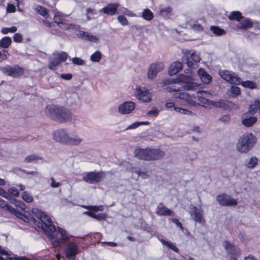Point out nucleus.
<instances>
[{
	"label": "nucleus",
	"instance_id": "1",
	"mask_svg": "<svg viewBox=\"0 0 260 260\" xmlns=\"http://www.w3.org/2000/svg\"><path fill=\"white\" fill-rule=\"evenodd\" d=\"M32 212L39 220H36L31 218L36 225L41 228L49 238L52 245L55 248H60L61 242H65L71 237L64 229L58 228V231L52 223V220L45 213L36 209L32 210Z\"/></svg>",
	"mask_w": 260,
	"mask_h": 260
},
{
	"label": "nucleus",
	"instance_id": "2",
	"mask_svg": "<svg viewBox=\"0 0 260 260\" xmlns=\"http://www.w3.org/2000/svg\"><path fill=\"white\" fill-rule=\"evenodd\" d=\"M45 112L48 117L61 123L68 122L72 119V113L64 107L54 105L48 106L45 108Z\"/></svg>",
	"mask_w": 260,
	"mask_h": 260
},
{
	"label": "nucleus",
	"instance_id": "3",
	"mask_svg": "<svg viewBox=\"0 0 260 260\" xmlns=\"http://www.w3.org/2000/svg\"><path fill=\"white\" fill-rule=\"evenodd\" d=\"M134 155L140 159L146 161L158 160L163 158L165 152L159 149L139 148L134 151Z\"/></svg>",
	"mask_w": 260,
	"mask_h": 260
},
{
	"label": "nucleus",
	"instance_id": "4",
	"mask_svg": "<svg viewBox=\"0 0 260 260\" xmlns=\"http://www.w3.org/2000/svg\"><path fill=\"white\" fill-rule=\"evenodd\" d=\"M175 83H180L181 86L186 90H196L199 87V85L193 82L192 78L189 75L180 74L176 80L166 79L160 84L164 87Z\"/></svg>",
	"mask_w": 260,
	"mask_h": 260
},
{
	"label": "nucleus",
	"instance_id": "5",
	"mask_svg": "<svg viewBox=\"0 0 260 260\" xmlns=\"http://www.w3.org/2000/svg\"><path fill=\"white\" fill-rule=\"evenodd\" d=\"M256 140V138L252 133H246L239 138L236 149L241 153H246L253 147Z\"/></svg>",
	"mask_w": 260,
	"mask_h": 260
},
{
	"label": "nucleus",
	"instance_id": "6",
	"mask_svg": "<svg viewBox=\"0 0 260 260\" xmlns=\"http://www.w3.org/2000/svg\"><path fill=\"white\" fill-rule=\"evenodd\" d=\"M68 55L63 51L53 53L49 58L48 68L51 70H55L61 62L67 59Z\"/></svg>",
	"mask_w": 260,
	"mask_h": 260
},
{
	"label": "nucleus",
	"instance_id": "7",
	"mask_svg": "<svg viewBox=\"0 0 260 260\" xmlns=\"http://www.w3.org/2000/svg\"><path fill=\"white\" fill-rule=\"evenodd\" d=\"M0 70L5 74L14 78H18L24 74V69L18 65L7 66L0 68Z\"/></svg>",
	"mask_w": 260,
	"mask_h": 260
},
{
	"label": "nucleus",
	"instance_id": "8",
	"mask_svg": "<svg viewBox=\"0 0 260 260\" xmlns=\"http://www.w3.org/2000/svg\"><path fill=\"white\" fill-rule=\"evenodd\" d=\"M70 134L68 131L64 128H59L55 130L52 134V137L54 141L64 145L68 144Z\"/></svg>",
	"mask_w": 260,
	"mask_h": 260
},
{
	"label": "nucleus",
	"instance_id": "9",
	"mask_svg": "<svg viewBox=\"0 0 260 260\" xmlns=\"http://www.w3.org/2000/svg\"><path fill=\"white\" fill-rule=\"evenodd\" d=\"M164 64L161 62H156L150 64L147 72V77L149 79H155L157 74L162 71L164 69Z\"/></svg>",
	"mask_w": 260,
	"mask_h": 260
},
{
	"label": "nucleus",
	"instance_id": "10",
	"mask_svg": "<svg viewBox=\"0 0 260 260\" xmlns=\"http://www.w3.org/2000/svg\"><path fill=\"white\" fill-rule=\"evenodd\" d=\"M136 94L137 98L143 103H148L151 101V93L144 87L137 86L136 88Z\"/></svg>",
	"mask_w": 260,
	"mask_h": 260
},
{
	"label": "nucleus",
	"instance_id": "11",
	"mask_svg": "<svg viewBox=\"0 0 260 260\" xmlns=\"http://www.w3.org/2000/svg\"><path fill=\"white\" fill-rule=\"evenodd\" d=\"M79 248L77 244L73 242H69L67 243L65 248V254L69 260H75Z\"/></svg>",
	"mask_w": 260,
	"mask_h": 260
},
{
	"label": "nucleus",
	"instance_id": "12",
	"mask_svg": "<svg viewBox=\"0 0 260 260\" xmlns=\"http://www.w3.org/2000/svg\"><path fill=\"white\" fill-rule=\"evenodd\" d=\"M220 77L231 84H239L240 83L241 79L235 73L231 72L229 71L225 70L221 72Z\"/></svg>",
	"mask_w": 260,
	"mask_h": 260
},
{
	"label": "nucleus",
	"instance_id": "13",
	"mask_svg": "<svg viewBox=\"0 0 260 260\" xmlns=\"http://www.w3.org/2000/svg\"><path fill=\"white\" fill-rule=\"evenodd\" d=\"M216 200L220 205L223 206H235L237 205V201L227 194L218 195Z\"/></svg>",
	"mask_w": 260,
	"mask_h": 260
},
{
	"label": "nucleus",
	"instance_id": "14",
	"mask_svg": "<svg viewBox=\"0 0 260 260\" xmlns=\"http://www.w3.org/2000/svg\"><path fill=\"white\" fill-rule=\"evenodd\" d=\"M203 210L201 208H198L194 206H191L190 207L189 214L191 219L201 224L203 223L205 220L203 217Z\"/></svg>",
	"mask_w": 260,
	"mask_h": 260
},
{
	"label": "nucleus",
	"instance_id": "15",
	"mask_svg": "<svg viewBox=\"0 0 260 260\" xmlns=\"http://www.w3.org/2000/svg\"><path fill=\"white\" fill-rule=\"evenodd\" d=\"M102 178L101 173L89 172L83 177V179L87 183L92 184L101 181Z\"/></svg>",
	"mask_w": 260,
	"mask_h": 260
},
{
	"label": "nucleus",
	"instance_id": "16",
	"mask_svg": "<svg viewBox=\"0 0 260 260\" xmlns=\"http://www.w3.org/2000/svg\"><path fill=\"white\" fill-rule=\"evenodd\" d=\"M135 108V103L131 101L125 102L119 106L118 112L122 114H128L131 113Z\"/></svg>",
	"mask_w": 260,
	"mask_h": 260
},
{
	"label": "nucleus",
	"instance_id": "17",
	"mask_svg": "<svg viewBox=\"0 0 260 260\" xmlns=\"http://www.w3.org/2000/svg\"><path fill=\"white\" fill-rule=\"evenodd\" d=\"M257 121V118L248 113H244L242 116V123L246 127L252 126Z\"/></svg>",
	"mask_w": 260,
	"mask_h": 260
},
{
	"label": "nucleus",
	"instance_id": "18",
	"mask_svg": "<svg viewBox=\"0 0 260 260\" xmlns=\"http://www.w3.org/2000/svg\"><path fill=\"white\" fill-rule=\"evenodd\" d=\"M223 245L228 254L231 255H236L240 253L239 249L233 244L228 241L223 242Z\"/></svg>",
	"mask_w": 260,
	"mask_h": 260
},
{
	"label": "nucleus",
	"instance_id": "19",
	"mask_svg": "<svg viewBox=\"0 0 260 260\" xmlns=\"http://www.w3.org/2000/svg\"><path fill=\"white\" fill-rule=\"evenodd\" d=\"M118 6V3H111L101 9L100 12H103L107 15H113L115 14Z\"/></svg>",
	"mask_w": 260,
	"mask_h": 260
},
{
	"label": "nucleus",
	"instance_id": "20",
	"mask_svg": "<svg viewBox=\"0 0 260 260\" xmlns=\"http://www.w3.org/2000/svg\"><path fill=\"white\" fill-rule=\"evenodd\" d=\"M83 141V138L78 135H70L67 145L74 146H79Z\"/></svg>",
	"mask_w": 260,
	"mask_h": 260
},
{
	"label": "nucleus",
	"instance_id": "21",
	"mask_svg": "<svg viewBox=\"0 0 260 260\" xmlns=\"http://www.w3.org/2000/svg\"><path fill=\"white\" fill-rule=\"evenodd\" d=\"M175 98H178L185 101L187 103L192 106H195L196 103L192 100L190 95L186 92L175 93L174 94Z\"/></svg>",
	"mask_w": 260,
	"mask_h": 260
},
{
	"label": "nucleus",
	"instance_id": "22",
	"mask_svg": "<svg viewBox=\"0 0 260 260\" xmlns=\"http://www.w3.org/2000/svg\"><path fill=\"white\" fill-rule=\"evenodd\" d=\"M78 36L85 41H88L92 42H96L99 41L98 38L90 34L86 31H79L78 34Z\"/></svg>",
	"mask_w": 260,
	"mask_h": 260
},
{
	"label": "nucleus",
	"instance_id": "23",
	"mask_svg": "<svg viewBox=\"0 0 260 260\" xmlns=\"http://www.w3.org/2000/svg\"><path fill=\"white\" fill-rule=\"evenodd\" d=\"M155 213L159 216L173 215V212L165 206H164L162 204H159L157 206Z\"/></svg>",
	"mask_w": 260,
	"mask_h": 260
},
{
	"label": "nucleus",
	"instance_id": "24",
	"mask_svg": "<svg viewBox=\"0 0 260 260\" xmlns=\"http://www.w3.org/2000/svg\"><path fill=\"white\" fill-rule=\"evenodd\" d=\"M182 69V64L179 61H176L172 63L169 70V74L171 75H174Z\"/></svg>",
	"mask_w": 260,
	"mask_h": 260
},
{
	"label": "nucleus",
	"instance_id": "25",
	"mask_svg": "<svg viewBox=\"0 0 260 260\" xmlns=\"http://www.w3.org/2000/svg\"><path fill=\"white\" fill-rule=\"evenodd\" d=\"M8 211L14 214L17 217L25 222L29 220L28 218L26 216L24 215L21 212L18 210L15 209L12 206L11 207H8Z\"/></svg>",
	"mask_w": 260,
	"mask_h": 260
},
{
	"label": "nucleus",
	"instance_id": "26",
	"mask_svg": "<svg viewBox=\"0 0 260 260\" xmlns=\"http://www.w3.org/2000/svg\"><path fill=\"white\" fill-rule=\"evenodd\" d=\"M198 74L204 83L208 84L210 82L211 77L209 75L207 74L204 69H199L198 71Z\"/></svg>",
	"mask_w": 260,
	"mask_h": 260
},
{
	"label": "nucleus",
	"instance_id": "27",
	"mask_svg": "<svg viewBox=\"0 0 260 260\" xmlns=\"http://www.w3.org/2000/svg\"><path fill=\"white\" fill-rule=\"evenodd\" d=\"M84 214L88 215L92 218H94L98 220H102V219H105L106 216V214L103 213H99L98 214H96L93 212L91 211H85L84 212Z\"/></svg>",
	"mask_w": 260,
	"mask_h": 260
},
{
	"label": "nucleus",
	"instance_id": "28",
	"mask_svg": "<svg viewBox=\"0 0 260 260\" xmlns=\"http://www.w3.org/2000/svg\"><path fill=\"white\" fill-rule=\"evenodd\" d=\"M159 241L164 245L167 246L173 251L176 252H179L178 248L175 245L173 244L171 242L167 241L163 239H160Z\"/></svg>",
	"mask_w": 260,
	"mask_h": 260
},
{
	"label": "nucleus",
	"instance_id": "29",
	"mask_svg": "<svg viewBox=\"0 0 260 260\" xmlns=\"http://www.w3.org/2000/svg\"><path fill=\"white\" fill-rule=\"evenodd\" d=\"M159 241L164 245L167 246L173 251L176 252H179L178 248L175 245L173 244L171 242L167 241L163 239H160Z\"/></svg>",
	"mask_w": 260,
	"mask_h": 260
},
{
	"label": "nucleus",
	"instance_id": "30",
	"mask_svg": "<svg viewBox=\"0 0 260 260\" xmlns=\"http://www.w3.org/2000/svg\"><path fill=\"white\" fill-rule=\"evenodd\" d=\"M252 23L248 19H243L239 22L238 28L241 29H247L252 27Z\"/></svg>",
	"mask_w": 260,
	"mask_h": 260
},
{
	"label": "nucleus",
	"instance_id": "31",
	"mask_svg": "<svg viewBox=\"0 0 260 260\" xmlns=\"http://www.w3.org/2000/svg\"><path fill=\"white\" fill-rule=\"evenodd\" d=\"M60 27L66 30H78L80 28V26L71 23H66L63 22L62 24L60 25Z\"/></svg>",
	"mask_w": 260,
	"mask_h": 260
},
{
	"label": "nucleus",
	"instance_id": "32",
	"mask_svg": "<svg viewBox=\"0 0 260 260\" xmlns=\"http://www.w3.org/2000/svg\"><path fill=\"white\" fill-rule=\"evenodd\" d=\"M41 158H42L38 155L32 154L25 157L24 161L26 163H31L33 162H37L39 160H41Z\"/></svg>",
	"mask_w": 260,
	"mask_h": 260
},
{
	"label": "nucleus",
	"instance_id": "33",
	"mask_svg": "<svg viewBox=\"0 0 260 260\" xmlns=\"http://www.w3.org/2000/svg\"><path fill=\"white\" fill-rule=\"evenodd\" d=\"M228 18L231 20H236L239 21L242 18V16L239 11H233L228 16Z\"/></svg>",
	"mask_w": 260,
	"mask_h": 260
},
{
	"label": "nucleus",
	"instance_id": "34",
	"mask_svg": "<svg viewBox=\"0 0 260 260\" xmlns=\"http://www.w3.org/2000/svg\"><path fill=\"white\" fill-rule=\"evenodd\" d=\"M12 40L11 38L5 37L0 40V46L3 48H8L11 45Z\"/></svg>",
	"mask_w": 260,
	"mask_h": 260
},
{
	"label": "nucleus",
	"instance_id": "35",
	"mask_svg": "<svg viewBox=\"0 0 260 260\" xmlns=\"http://www.w3.org/2000/svg\"><path fill=\"white\" fill-rule=\"evenodd\" d=\"M36 11L37 13L43 16L46 18H47L49 16L48 13V10L44 7L41 6H38L36 9Z\"/></svg>",
	"mask_w": 260,
	"mask_h": 260
},
{
	"label": "nucleus",
	"instance_id": "36",
	"mask_svg": "<svg viewBox=\"0 0 260 260\" xmlns=\"http://www.w3.org/2000/svg\"><path fill=\"white\" fill-rule=\"evenodd\" d=\"M210 30L213 34L217 36H222L225 34V31L224 29L220 28L218 26H211L210 27Z\"/></svg>",
	"mask_w": 260,
	"mask_h": 260
},
{
	"label": "nucleus",
	"instance_id": "37",
	"mask_svg": "<svg viewBox=\"0 0 260 260\" xmlns=\"http://www.w3.org/2000/svg\"><path fill=\"white\" fill-rule=\"evenodd\" d=\"M0 195L4 198L7 199L8 200L11 201L12 203H13V201H15L16 199L9 192H6L3 189L0 187Z\"/></svg>",
	"mask_w": 260,
	"mask_h": 260
},
{
	"label": "nucleus",
	"instance_id": "38",
	"mask_svg": "<svg viewBox=\"0 0 260 260\" xmlns=\"http://www.w3.org/2000/svg\"><path fill=\"white\" fill-rule=\"evenodd\" d=\"M143 18L146 20H151L153 18V14L149 9H145L142 13Z\"/></svg>",
	"mask_w": 260,
	"mask_h": 260
},
{
	"label": "nucleus",
	"instance_id": "39",
	"mask_svg": "<svg viewBox=\"0 0 260 260\" xmlns=\"http://www.w3.org/2000/svg\"><path fill=\"white\" fill-rule=\"evenodd\" d=\"M102 53L100 51H97L92 54L90 57V59L93 62H99L102 58Z\"/></svg>",
	"mask_w": 260,
	"mask_h": 260
},
{
	"label": "nucleus",
	"instance_id": "40",
	"mask_svg": "<svg viewBox=\"0 0 260 260\" xmlns=\"http://www.w3.org/2000/svg\"><path fill=\"white\" fill-rule=\"evenodd\" d=\"M210 105L220 108H225L226 107L225 102L223 100H220L218 102L211 101Z\"/></svg>",
	"mask_w": 260,
	"mask_h": 260
},
{
	"label": "nucleus",
	"instance_id": "41",
	"mask_svg": "<svg viewBox=\"0 0 260 260\" xmlns=\"http://www.w3.org/2000/svg\"><path fill=\"white\" fill-rule=\"evenodd\" d=\"M240 83H241V84L243 86H244L245 87L249 88L250 89H254V88H256V84L252 81L247 80L246 81H244V82H240Z\"/></svg>",
	"mask_w": 260,
	"mask_h": 260
},
{
	"label": "nucleus",
	"instance_id": "42",
	"mask_svg": "<svg viewBox=\"0 0 260 260\" xmlns=\"http://www.w3.org/2000/svg\"><path fill=\"white\" fill-rule=\"evenodd\" d=\"M84 208L85 209H87L88 210H89L90 211H94V212H97L99 211H102L104 210V207L102 205H100V206H84Z\"/></svg>",
	"mask_w": 260,
	"mask_h": 260
},
{
	"label": "nucleus",
	"instance_id": "43",
	"mask_svg": "<svg viewBox=\"0 0 260 260\" xmlns=\"http://www.w3.org/2000/svg\"><path fill=\"white\" fill-rule=\"evenodd\" d=\"M149 123L147 121L145 122H136L129 125L125 128V130L135 129L141 125L148 124Z\"/></svg>",
	"mask_w": 260,
	"mask_h": 260
},
{
	"label": "nucleus",
	"instance_id": "44",
	"mask_svg": "<svg viewBox=\"0 0 260 260\" xmlns=\"http://www.w3.org/2000/svg\"><path fill=\"white\" fill-rule=\"evenodd\" d=\"M258 159L256 157H252L249 159L246 166L248 168H253L257 164Z\"/></svg>",
	"mask_w": 260,
	"mask_h": 260
},
{
	"label": "nucleus",
	"instance_id": "45",
	"mask_svg": "<svg viewBox=\"0 0 260 260\" xmlns=\"http://www.w3.org/2000/svg\"><path fill=\"white\" fill-rule=\"evenodd\" d=\"M195 98H197L199 102L204 104L210 105V103L211 102L205 96L200 94V95H198L196 96Z\"/></svg>",
	"mask_w": 260,
	"mask_h": 260
},
{
	"label": "nucleus",
	"instance_id": "46",
	"mask_svg": "<svg viewBox=\"0 0 260 260\" xmlns=\"http://www.w3.org/2000/svg\"><path fill=\"white\" fill-rule=\"evenodd\" d=\"M171 11V8L170 7H167L160 9L158 11V13L159 15L164 16L170 13Z\"/></svg>",
	"mask_w": 260,
	"mask_h": 260
},
{
	"label": "nucleus",
	"instance_id": "47",
	"mask_svg": "<svg viewBox=\"0 0 260 260\" xmlns=\"http://www.w3.org/2000/svg\"><path fill=\"white\" fill-rule=\"evenodd\" d=\"M54 22L60 25H61L63 22V20L60 17V14L59 12H56L55 14L54 18Z\"/></svg>",
	"mask_w": 260,
	"mask_h": 260
},
{
	"label": "nucleus",
	"instance_id": "48",
	"mask_svg": "<svg viewBox=\"0 0 260 260\" xmlns=\"http://www.w3.org/2000/svg\"><path fill=\"white\" fill-rule=\"evenodd\" d=\"M257 106L255 105V101L254 102L253 104L249 106V110L246 113H248L249 115H253L257 111Z\"/></svg>",
	"mask_w": 260,
	"mask_h": 260
},
{
	"label": "nucleus",
	"instance_id": "49",
	"mask_svg": "<svg viewBox=\"0 0 260 260\" xmlns=\"http://www.w3.org/2000/svg\"><path fill=\"white\" fill-rule=\"evenodd\" d=\"M22 198L25 202L27 203H31L33 200L32 196L26 191H24L22 193Z\"/></svg>",
	"mask_w": 260,
	"mask_h": 260
},
{
	"label": "nucleus",
	"instance_id": "50",
	"mask_svg": "<svg viewBox=\"0 0 260 260\" xmlns=\"http://www.w3.org/2000/svg\"><path fill=\"white\" fill-rule=\"evenodd\" d=\"M191 28L195 31H202L203 30V27L202 25L197 22L194 23H189Z\"/></svg>",
	"mask_w": 260,
	"mask_h": 260
},
{
	"label": "nucleus",
	"instance_id": "51",
	"mask_svg": "<svg viewBox=\"0 0 260 260\" xmlns=\"http://www.w3.org/2000/svg\"><path fill=\"white\" fill-rule=\"evenodd\" d=\"M182 61H185L188 67L194 68V67L196 66V63H193L192 61L190 60V59L188 57H186L185 56H183Z\"/></svg>",
	"mask_w": 260,
	"mask_h": 260
},
{
	"label": "nucleus",
	"instance_id": "52",
	"mask_svg": "<svg viewBox=\"0 0 260 260\" xmlns=\"http://www.w3.org/2000/svg\"><path fill=\"white\" fill-rule=\"evenodd\" d=\"M17 31V27L15 26H12L10 28H3L2 29V32L4 34H7L9 32H15Z\"/></svg>",
	"mask_w": 260,
	"mask_h": 260
},
{
	"label": "nucleus",
	"instance_id": "53",
	"mask_svg": "<svg viewBox=\"0 0 260 260\" xmlns=\"http://www.w3.org/2000/svg\"><path fill=\"white\" fill-rule=\"evenodd\" d=\"M72 62L74 64L78 65V66H82L84 64V60L79 57H75L72 59Z\"/></svg>",
	"mask_w": 260,
	"mask_h": 260
},
{
	"label": "nucleus",
	"instance_id": "54",
	"mask_svg": "<svg viewBox=\"0 0 260 260\" xmlns=\"http://www.w3.org/2000/svg\"><path fill=\"white\" fill-rule=\"evenodd\" d=\"M117 19L118 21L122 25H128V22L126 19V18L122 15H120L118 17Z\"/></svg>",
	"mask_w": 260,
	"mask_h": 260
},
{
	"label": "nucleus",
	"instance_id": "55",
	"mask_svg": "<svg viewBox=\"0 0 260 260\" xmlns=\"http://www.w3.org/2000/svg\"><path fill=\"white\" fill-rule=\"evenodd\" d=\"M159 113V111L156 107H153L151 110L147 112L148 115H151L154 117L157 116Z\"/></svg>",
	"mask_w": 260,
	"mask_h": 260
},
{
	"label": "nucleus",
	"instance_id": "56",
	"mask_svg": "<svg viewBox=\"0 0 260 260\" xmlns=\"http://www.w3.org/2000/svg\"><path fill=\"white\" fill-rule=\"evenodd\" d=\"M190 58L196 63L200 62L201 58L199 55L196 53V52H192L190 54Z\"/></svg>",
	"mask_w": 260,
	"mask_h": 260
},
{
	"label": "nucleus",
	"instance_id": "57",
	"mask_svg": "<svg viewBox=\"0 0 260 260\" xmlns=\"http://www.w3.org/2000/svg\"><path fill=\"white\" fill-rule=\"evenodd\" d=\"M13 40L15 42L17 43L21 42L22 41V35L19 33H16L14 34L13 37Z\"/></svg>",
	"mask_w": 260,
	"mask_h": 260
},
{
	"label": "nucleus",
	"instance_id": "58",
	"mask_svg": "<svg viewBox=\"0 0 260 260\" xmlns=\"http://www.w3.org/2000/svg\"><path fill=\"white\" fill-rule=\"evenodd\" d=\"M9 193L11 196L13 195V196L15 197H18L19 194L18 190L14 187L10 188L9 189Z\"/></svg>",
	"mask_w": 260,
	"mask_h": 260
},
{
	"label": "nucleus",
	"instance_id": "59",
	"mask_svg": "<svg viewBox=\"0 0 260 260\" xmlns=\"http://www.w3.org/2000/svg\"><path fill=\"white\" fill-rule=\"evenodd\" d=\"M0 207L3 208H5L6 210L8 211V207H11L8 205V203L0 198Z\"/></svg>",
	"mask_w": 260,
	"mask_h": 260
},
{
	"label": "nucleus",
	"instance_id": "60",
	"mask_svg": "<svg viewBox=\"0 0 260 260\" xmlns=\"http://www.w3.org/2000/svg\"><path fill=\"white\" fill-rule=\"evenodd\" d=\"M231 92L235 94V95H238L240 93V89L237 86H232L231 87Z\"/></svg>",
	"mask_w": 260,
	"mask_h": 260
},
{
	"label": "nucleus",
	"instance_id": "61",
	"mask_svg": "<svg viewBox=\"0 0 260 260\" xmlns=\"http://www.w3.org/2000/svg\"><path fill=\"white\" fill-rule=\"evenodd\" d=\"M230 115L229 114H226L224 115H223L220 118V121L224 122V123H228L230 120Z\"/></svg>",
	"mask_w": 260,
	"mask_h": 260
},
{
	"label": "nucleus",
	"instance_id": "62",
	"mask_svg": "<svg viewBox=\"0 0 260 260\" xmlns=\"http://www.w3.org/2000/svg\"><path fill=\"white\" fill-rule=\"evenodd\" d=\"M135 173L138 175L139 176H141L142 178L145 179L148 177L147 174L145 172H142L140 170H136Z\"/></svg>",
	"mask_w": 260,
	"mask_h": 260
},
{
	"label": "nucleus",
	"instance_id": "63",
	"mask_svg": "<svg viewBox=\"0 0 260 260\" xmlns=\"http://www.w3.org/2000/svg\"><path fill=\"white\" fill-rule=\"evenodd\" d=\"M171 220L172 222L176 224V225L179 227L181 230H183V227L181 223L179 221V220L176 218H171Z\"/></svg>",
	"mask_w": 260,
	"mask_h": 260
},
{
	"label": "nucleus",
	"instance_id": "64",
	"mask_svg": "<svg viewBox=\"0 0 260 260\" xmlns=\"http://www.w3.org/2000/svg\"><path fill=\"white\" fill-rule=\"evenodd\" d=\"M60 77L62 79L69 80L72 79L73 76L71 74H62Z\"/></svg>",
	"mask_w": 260,
	"mask_h": 260
}]
</instances>
